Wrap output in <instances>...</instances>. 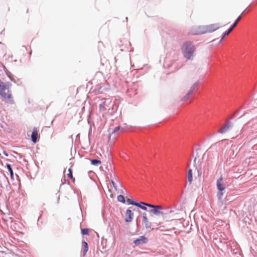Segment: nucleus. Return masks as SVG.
<instances>
[{"instance_id": "obj_24", "label": "nucleus", "mask_w": 257, "mask_h": 257, "mask_svg": "<svg viewBox=\"0 0 257 257\" xmlns=\"http://www.w3.org/2000/svg\"><path fill=\"white\" fill-rule=\"evenodd\" d=\"M199 81L195 82L193 84V85L191 86V87L190 88L189 91H191V93H193V91L194 90L195 88L198 86V85H199Z\"/></svg>"}, {"instance_id": "obj_28", "label": "nucleus", "mask_w": 257, "mask_h": 257, "mask_svg": "<svg viewBox=\"0 0 257 257\" xmlns=\"http://www.w3.org/2000/svg\"><path fill=\"white\" fill-rule=\"evenodd\" d=\"M81 233L82 235H88L89 234V230L87 228L81 229Z\"/></svg>"}, {"instance_id": "obj_14", "label": "nucleus", "mask_w": 257, "mask_h": 257, "mask_svg": "<svg viewBox=\"0 0 257 257\" xmlns=\"http://www.w3.org/2000/svg\"><path fill=\"white\" fill-rule=\"evenodd\" d=\"M2 181L3 182L1 183L2 185L3 184L7 187L9 184L8 179L5 174L3 175V176L2 178Z\"/></svg>"}, {"instance_id": "obj_30", "label": "nucleus", "mask_w": 257, "mask_h": 257, "mask_svg": "<svg viewBox=\"0 0 257 257\" xmlns=\"http://www.w3.org/2000/svg\"><path fill=\"white\" fill-rule=\"evenodd\" d=\"M120 129H121V130H123V128H121L120 126H116V127H115V128H113V131L112 132V134H115V133L117 132Z\"/></svg>"}, {"instance_id": "obj_35", "label": "nucleus", "mask_w": 257, "mask_h": 257, "mask_svg": "<svg viewBox=\"0 0 257 257\" xmlns=\"http://www.w3.org/2000/svg\"><path fill=\"white\" fill-rule=\"evenodd\" d=\"M132 201H134L133 199H127L126 200L127 203L128 205H132V204H130V202Z\"/></svg>"}, {"instance_id": "obj_7", "label": "nucleus", "mask_w": 257, "mask_h": 257, "mask_svg": "<svg viewBox=\"0 0 257 257\" xmlns=\"http://www.w3.org/2000/svg\"><path fill=\"white\" fill-rule=\"evenodd\" d=\"M216 186L218 191H224L225 190V184L223 182V178L221 176L217 180Z\"/></svg>"}, {"instance_id": "obj_11", "label": "nucleus", "mask_w": 257, "mask_h": 257, "mask_svg": "<svg viewBox=\"0 0 257 257\" xmlns=\"http://www.w3.org/2000/svg\"><path fill=\"white\" fill-rule=\"evenodd\" d=\"M147 241V238L144 236H140L139 238H137L134 241V244L136 245H140L146 243Z\"/></svg>"}, {"instance_id": "obj_27", "label": "nucleus", "mask_w": 257, "mask_h": 257, "mask_svg": "<svg viewBox=\"0 0 257 257\" xmlns=\"http://www.w3.org/2000/svg\"><path fill=\"white\" fill-rule=\"evenodd\" d=\"M192 94V93H191V91H188V93L185 95V96L181 99L182 101H184L187 100L191 95Z\"/></svg>"}, {"instance_id": "obj_2", "label": "nucleus", "mask_w": 257, "mask_h": 257, "mask_svg": "<svg viewBox=\"0 0 257 257\" xmlns=\"http://www.w3.org/2000/svg\"><path fill=\"white\" fill-rule=\"evenodd\" d=\"M10 87L9 83L5 84L0 80V96L7 103L12 104L14 103V100L11 93Z\"/></svg>"}, {"instance_id": "obj_16", "label": "nucleus", "mask_w": 257, "mask_h": 257, "mask_svg": "<svg viewBox=\"0 0 257 257\" xmlns=\"http://www.w3.org/2000/svg\"><path fill=\"white\" fill-rule=\"evenodd\" d=\"M11 81H13L15 83L19 85H20L22 84V82L21 79L17 78V77L13 76V78L11 79Z\"/></svg>"}, {"instance_id": "obj_4", "label": "nucleus", "mask_w": 257, "mask_h": 257, "mask_svg": "<svg viewBox=\"0 0 257 257\" xmlns=\"http://www.w3.org/2000/svg\"><path fill=\"white\" fill-rule=\"evenodd\" d=\"M103 101L99 104V110L103 112L109 107L114 106V103L112 102L110 98H104L102 100Z\"/></svg>"}, {"instance_id": "obj_15", "label": "nucleus", "mask_w": 257, "mask_h": 257, "mask_svg": "<svg viewBox=\"0 0 257 257\" xmlns=\"http://www.w3.org/2000/svg\"><path fill=\"white\" fill-rule=\"evenodd\" d=\"M193 180L192 170L189 169L188 172V181L189 184H191Z\"/></svg>"}, {"instance_id": "obj_17", "label": "nucleus", "mask_w": 257, "mask_h": 257, "mask_svg": "<svg viewBox=\"0 0 257 257\" xmlns=\"http://www.w3.org/2000/svg\"><path fill=\"white\" fill-rule=\"evenodd\" d=\"M232 30H233V29H231V27H230L226 31H225L223 33V35H222V37H221V39L220 40V42L224 40L225 37L227 36L228 35H229L231 32Z\"/></svg>"}, {"instance_id": "obj_40", "label": "nucleus", "mask_w": 257, "mask_h": 257, "mask_svg": "<svg viewBox=\"0 0 257 257\" xmlns=\"http://www.w3.org/2000/svg\"><path fill=\"white\" fill-rule=\"evenodd\" d=\"M243 115H244V114H242V115H241L239 117V118L241 117V116H242Z\"/></svg>"}, {"instance_id": "obj_13", "label": "nucleus", "mask_w": 257, "mask_h": 257, "mask_svg": "<svg viewBox=\"0 0 257 257\" xmlns=\"http://www.w3.org/2000/svg\"><path fill=\"white\" fill-rule=\"evenodd\" d=\"M37 135L38 133L37 129L36 128H34L31 134L32 141L34 143H36L37 142Z\"/></svg>"}, {"instance_id": "obj_18", "label": "nucleus", "mask_w": 257, "mask_h": 257, "mask_svg": "<svg viewBox=\"0 0 257 257\" xmlns=\"http://www.w3.org/2000/svg\"><path fill=\"white\" fill-rule=\"evenodd\" d=\"M3 68L7 76L11 79L14 76L13 74L10 72L5 66H3Z\"/></svg>"}, {"instance_id": "obj_9", "label": "nucleus", "mask_w": 257, "mask_h": 257, "mask_svg": "<svg viewBox=\"0 0 257 257\" xmlns=\"http://www.w3.org/2000/svg\"><path fill=\"white\" fill-rule=\"evenodd\" d=\"M125 222H130L132 221L134 217V213L130 209H127L125 212Z\"/></svg>"}, {"instance_id": "obj_19", "label": "nucleus", "mask_w": 257, "mask_h": 257, "mask_svg": "<svg viewBox=\"0 0 257 257\" xmlns=\"http://www.w3.org/2000/svg\"><path fill=\"white\" fill-rule=\"evenodd\" d=\"M82 243L84 246L83 256H84L85 255V254H86L87 252L88 251V243L86 241H83Z\"/></svg>"}, {"instance_id": "obj_22", "label": "nucleus", "mask_w": 257, "mask_h": 257, "mask_svg": "<svg viewBox=\"0 0 257 257\" xmlns=\"http://www.w3.org/2000/svg\"><path fill=\"white\" fill-rule=\"evenodd\" d=\"M117 200L118 202H120L122 203H125V200L124 198V197L122 195H119L117 196Z\"/></svg>"}, {"instance_id": "obj_34", "label": "nucleus", "mask_w": 257, "mask_h": 257, "mask_svg": "<svg viewBox=\"0 0 257 257\" xmlns=\"http://www.w3.org/2000/svg\"><path fill=\"white\" fill-rule=\"evenodd\" d=\"M197 172H198V176H200L201 175V168H198L197 169Z\"/></svg>"}, {"instance_id": "obj_20", "label": "nucleus", "mask_w": 257, "mask_h": 257, "mask_svg": "<svg viewBox=\"0 0 257 257\" xmlns=\"http://www.w3.org/2000/svg\"><path fill=\"white\" fill-rule=\"evenodd\" d=\"M90 162L91 165L95 166H97L101 164V161L97 159L91 160Z\"/></svg>"}, {"instance_id": "obj_37", "label": "nucleus", "mask_w": 257, "mask_h": 257, "mask_svg": "<svg viewBox=\"0 0 257 257\" xmlns=\"http://www.w3.org/2000/svg\"><path fill=\"white\" fill-rule=\"evenodd\" d=\"M196 160H197V158H195L194 159V166H195V163H196Z\"/></svg>"}, {"instance_id": "obj_26", "label": "nucleus", "mask_w": 257, "mask_h": 257, "mask_svg": "<svg viewBox=\"0 0 257 257\" xmlns=\"http://www.w3.org/2000/svg\"><path fill=\"white\" fill-rule=\"evenodd\" d=\"M241 16H239L237 19L235 21V22H234V23L233 24V25L230 27H231V29H233L237 25V24H238V23L239 22V21L241 19Z\"/></svg>"}, {"instance_id": "obj_10", "label": "nucleus", "mask_w": 257, "mask_h": 257, "mask_svg": "<svg viewBox=\"0 0 257 257\" xmlns=\"http://www.w3.org/2000/svg\"><path fill=\"white\" fill-rule=\"evenodd\" d=\"M232 125V123L230 121L227 122L225 123L223 126H222L219 131L218 133L220 134H223L227 132L228 130L231 128Z\"/></svg>"}, {"instance_id": "obj_6", "label": "nucleus", "mask_w": 257, "mask_h": 257, "mask_svg": "<svg viewBox=\"0 0 257 257\" xmlns=\"http://www.w3.org/2000/svg\"><path fill=\"white\" fill-rule=\"evenodd\" d=\"M206 33L213 32L221 27L219 24H213L204 26Z\"/></svg>"}, {"instance_id": "obj_21", "label": "nucleus", "mask_w": 257, "mask_h": 257, "mask_svg": "<svg viewBox=\"0 0 257 257\" xmlns=\"http://www.w3.org/2000/svg\"><path fill=\"white\" fill-rule=\"evenodd\" d=\"M6 167H7L8 171L10 172L11 178L12 179L13 175H14V173H13V171L12 168L11 167V165L9 164H7Z\"/></svg>"}, {"instance_id": "obj_23", "label": "nucleus", "mask_w": 257, "mask_h": 257, "mask_svg": "<svg viewBox=\"0 0 257 257\" xmlns=\"http://www.w3.org/2000/svg\"><path fill=\"white\" fill-rule=\"evenodd\" d=\"M107 113L108 114L110 115H113L114 113L115 112L116 109L114 108V106H112V107H109L107 109Z\"/></svg>"}, {"instance_id": "obj_12", "label": "nucleus", "mask_w": 257, "mask_h": 257, "mask_svg": "<svg viewBox=\"0 0 257 257\" xmlns=\"http://www.w3.org/2000/svg\"><path fill=\"white\" fill-rule=\"evenodd\" d=\"M130 204H132V205L137 206L140 208H141L142 206H144V205H147V206L148 207V205L149 204V203H145L142 201H140V202H137L135 201H131L130 202Z\"/></svg>"}, {"instance_id": "obj_8", "label": "nucleus", "mask_w": 257, "mask_h": 257, "mask_svg": "<svg viewBox=\"0 0 257 257\" xmlns=\"http://www.w3.org/2000/svg\"><path fill=\"white\" fill-rule=\"evenodd\" d=\"M142 215H143V221L145 224V227L146 228V229L148 230H150L151 229H153V228H151L152 223H151V222H150L148 221L146 213H143Z\"/></svg>"}, {"instance_id": "obj_3", "label": "nucleus", "mask_w": 257, "mask_h": 257, "mask_svg": "<svg viewBox=\"0 0 257 257\" xmlns=\"http://www.w3.org/2000/svg\"><path fill=\"white\" fill-rule=\"evenodd\" d=\"M148 207L150 208L148 210V212L150 214H154L157 216H160L163 215V213L161 210L163 209V207L161 205H155L151 204L148 205Z\"/></svg>"}, {"instance_id": "obj_39", "label": "nucleus", "mask_w": 257, "mask_h": 257, "mask_svg": "<svg viewBox=\"0 0 257 257\" xmlns=\"http://www.w3.org/2000/svg\"><path fill=\"white\" fill-rule=\"evenodd\" d=\"M243 115H244V114H242V115H241L239 117V118L241 117V116H242Z\"/></svg>"}, {"instance_id": "obj_5", "label": "nucleus", "mask_w": 257, "mask_h": 257, "mask_svg": "<svg viewBox=\"0 0 257 257\" xmlns=\"http://www.w3.org/2000/svg\"><path fill=\"white\" fill-rule=\"evenodd\" d=\"M190 34L193 35H199L206 33L204 26H199L193 27L190 31Z\"/></svg>"}, {"instance_id": "obj_41", "label": "nucleus", "mask_w": 257, "mask_h": 257, "mask_svg": "<svg viewBox=\"0 0 257 257\" xmlns=\"http://www.w3.org/2000/svg\"><path fill=\"white\" fill-rule=\"evenodd\" d=\"M125 20H126V21L127 20V17L125 18Z\"/></svg>"}, {"instance_id": "obj_32", "label": "nucleus", "mask_w": 257, "mask_h": 257, "mask_svg": "<svg viewBox=\"0 0 257 257\" xmlns=\"http://www.w3.org/2000/svg\"><path fill=\"white\" fill-rule=\"evenodd\" d=\"M147 207H148L147 205H144V206H142V207L141 209L143 210L147 211L148 212L149 209L147 208Z\"/></svg>"}, {"instance_id": "obj_1", "label": "nucleus", "mask_w": 257, "mask_h": 257, "mask_svg": "<svg viewBox=\"0 0 257 257\" xmlns=\"http://www.w3.org/2000/svg\"><path fill=\"white\" fill-rule=\"evenodd\" d=\"M181 50L184 57L187 60H192L196 55V48L190 41L183 43Z\"/></svg>"}, {"instance_id": "obj_38", "label": "nucleus", "mask_w": 257, "mask_h": 257, "mask_svg": "<svg viewBox=\"0 0 257 257\" xmlns=\"http://www.w3.org/2000/svg\"><path fill=\"white\" fill-rule=\"evenodd\" d=\"M248 12V10H247V9H246L243 12V13H244L245 12Z\"/></svg>"}, {"instance_id": "obj_36", "label": "nucleus", "mask_w": 257, "mask_h": 257, "mask_svg": "<svg viewBox=\"0 0 257 257\" xmlns=\"http://www.w3.org/2000/svg\"><path fill=\"white\" fill-rule=\"evenodd\" d=\"M3 153L5 155V156L6 157H8L9 156V154L5 151H4Z\"/></svg>"}, {"instance_id": "obj_25", "label": "nucleus", "mask_w": 257, "mask_h": 257, "mask_svg": "<svg viewBox=\"0 0 257 257\" xmlns=\"http://www.w3.org/2000/svg\"><path fill=\"white\" fill-rule=\"evenodd\" d=\"M223 195V191H218L217 193V197L218 200L221 201Z\"/></svg>"}, {"instance_id": "obj_33", "label": "nucleus", "mask_w": 257, "mask_h": 257, "mask_svg": "<svg viewBox=\"0 0 257 257\" xmlns=\"http://www.w3.org/2000/svg\"><path fill=\"white\" fill-rule=\"evenodd\" d=\"M111 183L115 190H116V185L113 180H111Z\"/></svg>"}, {"instance_id": "obj_31", "label": "nucleus", "mask_w": 257, "mask_h": 257, "mask_svg": "<svg viewBox=\"0 0 257 257\" xmlns=\"http://www.w3.org/2000/svg\"><path fill=\"white\" fill-rule=\"evenodd\" d=\"M147 207H148L147 205H144V206H142V207L141 209L143 210L147 211L148 212L149 209L147 208Z\"/></svg>"}, {"instance_id": "obj_29", "label": "nucleus", "mask_w": 257, "mask_h": 257, "mask_svg": "<svg viewBox=\"0 0 257 257\" xmlns=\"http://www.w3.org/2000/svg\"><path fill=\"white\" fill-rule=\"evenodd\" d=\"M68 172H69V173L68 174V178H71V179H73V181H74L75 179L73 177L72 170H71V168H69L68 169Z\"/></svg>"}]
</instances>
